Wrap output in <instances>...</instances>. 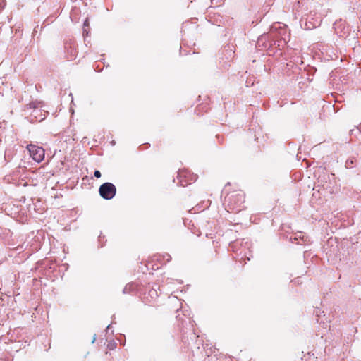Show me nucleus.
I'll use <instances>...</instances> for the list:
<instances>
[{
	"label": "nucleus",
	"instance_id": "20e7f679",
	"mask_svg": "<svg viewBox=\"0 0 361 361\" xmlns=\"http://www.w3.org/2000/svg\"><path fill=\"white\" fill-rule=\"evenodd\" d=\"M178 178L181 185L185 186L195 182L197 176L188 170L183 169L178 172Z\"/></svg>",
	"mask_w": 361,
	"mask_h": 361
},
{
	"label": "nucleus",
	"instance_id": "423d86ee",
	"mask_svg": "<svg viewBox=\"0 0 361 361\" xmlns=\"http://www.w3.org/2000/svg\"><path fill=\"white\" fill-rule=\"evenodd\" d=\"M94 176L96 178H100V177H101L102 174H101V173H100V171H99L97 170V171H94Z\"/></svg>",
	"mask_w": 361,
	"mask_h": 361
},
{
	"label": "nucleus",
	"instance_id": "f03ea898",
	"mask_svg": "<svg viewBox=\"0 0 361 361\" xmlns=\"http://www.w3.org/2000/svg\"><path fill=\"white\" fill-rule=\"evenodd\" d=\"M100 196L105 200L112 199L116 193V188L111 183H104L99 188Z\"/></svg>",
	"mask_w": 361,
	"mask_h": 361
},
{
	"label": "nucleus",
	"instance_id": "f257e3e1",
	"mask_svg": "<svg viewBox=\"0 0 361 361\" xmlns=\"http://www.w3.org/2000/svg\"><path fill=\"white\" fill-rule=\"evenodd\" d=\"M245 195L243 191L237 190L228 193L224 197L226 209L228 212L238 213L244 209Z\"/></svg>",
	"mask_w": 361,
	"mask_h": 361
},
{
	"label": "nucleus",
	"instance_id": "7ed1b4c3",
	"mask_svg": "<svg viewBox=\"0 0 361 361\" xmlns=\"http://www.w3.org/2000/svg\"><path fill=\"white\" fill-rule=\"evenodd\" d=\"M27 149L30 157L37 162H41L44 158V149L35 145H28Z\"/></svg>",
	"mask_w": 361,
	"mask_h": 361
},
{
	"label": "nucleus",
	"instance_id": "39448f33",
	"mask_svg": "<svg viewBox=\"0 0 361 361\" xmlns=\"http://www.w3.org/2000/svg\"><path fill=\"white\" fill-rule=\"evenodd\" d=\"M76 53H77V51L75 48L71 49V50L70 51V56L68 57V60H72L73 59H74L76 55Z\"/></svg>",
	"mask_w": 361,
	"mask_h": 361
},
{
	"label": "nucleus",
	"instance_id": "0eeeda50",
	"mask_svg": "<svg viewBox=\"0 0 361 361\" xmlns=\"http://www.w3.org/2000/svg\"><path fill=\"white\" fill-rule=\"evenodd\" d=\"M87 23H87V20H85V25H87Z\"/></svg>",
	"mask_w": 361,
	"mask_h": 361
}]
</instances>
